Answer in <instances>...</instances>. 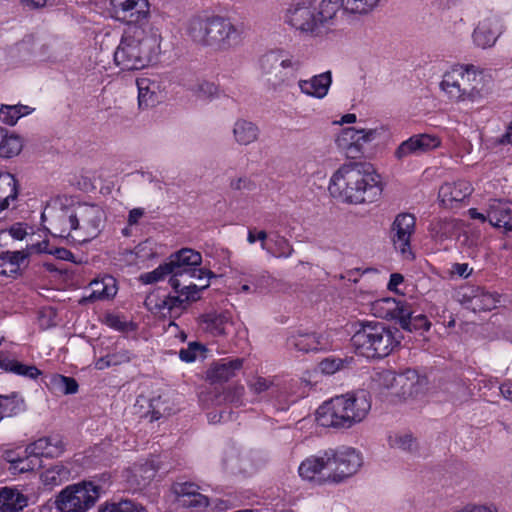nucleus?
<instances>
[{"instance_id": "obj_3", "label": "nucleus", "mask_w": 512, "mask_h": 512, "mask_svg": "<svg viewBox=\"0 0 512 512\" xmlns=\"http://www.w3.org/2000/svg\"><path fill=\"white\" fill-rule=\"evenodd\" d=\"M167 263L171 272L170 285L186 299L198 300L200 292L209 286V279L214 276L211 271L199 267L202 256L193 249H181L172 254Z\"/></svg>"}, {"instance_id": "obj_52", "label": "nucleus", "mask_w": 512, "mask_h": 512, "mask_svg": "<svg viewBox=\"0 0 512 512\" xmlns=\"http://www.w3.org/2000/svg\"><path fill=\"white\" fill-rule=\"evenodd\" d=\"M52 388L63 394H75L78 391V383L74 378L55 374L51 377Z\"/></svg>"}, {"instance_id": "obj_12", "label": "nucleus", "mask_w": 512, "mask_h": 512, "mask_svg": "<svg viewBox=\"0 0 512 512\" xmlns=\"http://www.w3.org/2000/svg\"><path fill=\"white\" fill-rule=\"evenodd\" d=\"M326 455L329 458L327 465L330 483L343 482L354 475L362 465V457L354 448L328 449Z\"/></svg>"}, {"instance_id": "obj_44", "label": "nucleus", "mask_w": 512, "mask_h": 512, "mask_svg": "<svg viewBox=\"0 0 512 512\" xmlns=\"http://www.w3.org/2000/svg\"><path fill=\"white\" fill-rule=\"evenodd\" d=\"M132 354L128 350H119L100 357L95 361L97 370H104L112 366H118L130 362Z\"/></svg>"}, {"instance_id": "obj_34", "label": "nucleus", "mask_w": 512, "mask_h": 512, "mask_svg": "<svg viewBox=\"0 0 512 512\" xmlns=\"http://www.w3.org/2000/svg\"><path fill=\"white\" fill-rule=\"evenodd\" d=\"M200 323L204 331L213 336H222L230 324V317L227 313L209 312L201 316Z\"/></svg>"}, {"instance_id": "obj_47", "label": "nucleus", "mask_w": 512, "mask_h": 512, "mask_svg": "<svg viewBox=\"0 0 512 512\" xmlns=\"http://www.w3.org/2000/svg\"><path fill=\"white\" fill-rule=\"evenodd\" d=\"M269 285V276L265 274H253L241 282L239 291L242 293L259 294L266 290Z\"/></svg>"}, {"instance_id": "obj_42", "label": "nucleus", "mask_w": 512, "mask_h": 512, "mask_svg": "<svg viewBox=\"0 0 512 512\" xmlns=\"http://www.w3.org/2000/svg\"><path fill=\"white\" fill-rule=\"evenodd\" d=\"M388 444L393 449L412 453L417 450V439L409 432H396L388 436Z\"/></svg>"}, {"instance_id": "obj_36", "label": "nucleus", "mask_w": 512, "mask_h": 512, "mask_svg": "<svg viewBox=\"0 0 512 512\" xmlns=\"http://www.w3.org/2000/svg\"><path fill=\"white\" fill-rule=\"evenodd\" d=\"M139 107L146 109L153 107L159 102L158 84L147 78L137 80Z\"/></svg>"}, {"instance_id": "obj_9", "label": "nucleus", "mask_w": 512, "mask_h": 512, "mask_svg": "<svg viewBox=\"0 0 512 512\" xmlns=\"http://www.w3.org/2000/svg\"><path fill=\"white\" fill-rule=\"evenodd\" d=\"M100 496V487L92 482H81L67 486L56 498L60 512H87Z\"/></svg>"}, {"instance_id": "obj_39", "label": "nucleus", "mask_w": 512, "mask_h": 512, "mask_svg": "<svg viewBox=\"0 0 512 512\" xmlns=\"http://www.w3.org/2000/svg\"><path fill=\"white\" fill-rule=\"evenodd\" d=\"M27 505L26 498L17 490L0 488V512H16Z\"/></svg>"}, {"instance_id": "obj_26", "label": "nucleus", "mask_w": 512, "mask_h": 512, "mask_svg": "<svg viewBox=\"0 0 512 512\" xmlns=\"http://www.w3.org/2000/svg\"><path fill=\"white\" fill-rule=\"evenodd\" d=\"M331 83V72L327 71L307 80L300 79L298 81V87L303 94L322 99L327 95Z\"/></svg>"}, {"instance_id": "obj_58", "label": "nucleus", "mask_w": 512, "mask_h": 512, "mask_svg": "<svg viewBox=\"0 0 512 512\" xmlns=\"http://www.w3.org/2000/svg\"><path fill=\"white\" fill-rule=\"evenodd\" d=\"M204 351V347L197 342H192L186 349H181L179 357L182 361L193 362L199 354Z\"/></svg>"}, {"instance_id": "obj_46", "label": "nucleus", "mask_w": 512, "mask_h": 512, "mask_svg": "<svg viewBox=\"0 0 512 512\" xmlns=\"http://www.w3.org/2000/svg\"><path fill=\"white\" fill-rule=\"evenodd\" d=\"M459 222L455 219H438L431 223L430 231L435 237L445 239L452 237L458 230Z\"/></svg>"}, {"instance_id": "obj_17", "label": "nucleus", "mask_w": 512, "mask_h": 512, "mask_svg": "<svg viewBox=\"0 0 512 512\" xmlns=\"http://www.w3.org/2000/svg\"><path fill=\"white\" fill-rule=\"evenodd\" d=\"M178 296H165L158 298L156 295H149L145 300L147 308L155 313L164 317L167 315L171 318L178 317L183 310H185L192 299H186L185 295L178 293Z\"/></svg>"}, {"instance_id": "obj_32", "label": "nucleus", "mask_w": 512, "mask_h": 512, "mask_svg": "<svg viewBox=\"0 0 512 512\" xmlns=\"http://www.w3.org/2000/svg\"><path fill=\"white\" fill-rule=\"evenodd\" d=\"M377 131L374 129H356L354 127L345 128L337 136L335 142L337 147L343 151L348 146L359 142H370L375 139Z\"/></svg>"}, {"instance_id": "obj_4", "label": "nucleus", "mask_w": 512, "mask_h": 512, "mask_svg": "<svg viewBox=\"0 0 512 512\" xmlns=\"http://www.w3.org/2000/svg\"><path fill=\"white\" fill-rule=\"evenodd\" d=\"M371 409L366 391L336 396L317 409L316 420L320 426L350 428L362 422Z\"/></svg>"}, {"instance_id": "obj_25", "label": "nucleus", "mask_w": 512, "mask_h": 512, "mask_svg": "<svg viewBox=\"0 0 512 512\" xmlns=\"http://www.w3.org/2000/svg\"><path fill=\"white\" fill-rule=\"evenodd\" d=\"M501 34V26L495 18L481 21L473 33L474 43L481 48H488L495 44Z\"/></svg>"}, {"instance_id": "obj_8", "label": "nucleus", "mask_w": 512, "mask_h": 512, "mask_svg": "<svg viewBox=\"0 0 512 512\" xmlns=\"http://www.w3.org/2000/svg\"><path fill=\"white\" fill-rule=\"evenodd\" d=\"M260 67L268 86L273 90H279L289 84L294 72L300 69L301 63L279 50L263 55Z\"/></svg>"}, {"instance_id": "obj_15", "label": "nucleus", "mask_w": 512, "mask_h": 512, "mask_svg": "<svg viewBox=\"0 0 512 512\" xmlns=\"http://www.w3.org/2000/svg\"><path fill=\"white\" fill-rule=\"evenodd\" d=\"M114 17L127 24H139L150 16L148 0H111Z\"/></svg>"}, {"instance_id": "obj_14", "label": "nucleus", "mask_w": 512, "mask_h": 512, "mask_svg": "<svg viewBox=\"0 0 512 512\" xmlns=\"http://www.w3.org/2000/svg\"><path fill=\"white\" fill-rule=\"evenodd\" d=\"M415 228L416 218L413 214L407 212L398 214L390 227V239L393 246L404 257L412 255L411 237Z\"/></svg>"}, {"instance_id": "obj_56", "label": "nucleus", "mask_w": 512, "mask_h": 512, "mask_svg": "<svg viewBox=\"0 0 512 512\" xmlns=\"http://www.w3.org/2000/svg\"><path fill=\"white\" fill-rule=\"evenodd\" d=\"M171 275L170 267L168 263H164L158 266L151 272L143 273L140 275L139 279L144 284H153L163 280L166 276Z\"/></svg>"}, {"instance_id": "obj_18", "label": "nucleus", "mask_w": 512, "mask_h": 512, "mask_svg": "<svg viewBox=\"0 0 512 512\" xmlns=\"http://www.w3.org/2000/svg\"><path fill=\"white\" fill-rule=\"evenodd\" d=\"M488 222L496 228H503V233L512 244V203L492 199L487 206Z\"/></svg>"}, {"instance_id": "obj_31", "label": "nucleus", "mask_w": 512, "mask_h": 512, "mask_svg": "<svg viewBox=\"0 0 512 512\" xmlns=\"http://www.w3.org/2000/svg\"><path fill=\"white\" fill-rule=\"evenodd\" d=\"M289 345L302 352H314L326 349L328 341L315 333H299L289 339Z\"/></svg>"}, {"instance_id": "obj_53", "label": "nucleus", "mask_w": 512, "mask_h": 512, "mask_svg": "<svg viewBox=\"0 0 512 512\" xmlns=\"http://www.w3.org/2000/svg\"><path fill=\"white\" fill-rule=\"evenodd\" d=\"M149 411L151 414V421L159 420L161 417L168 416L172 413V409L168 406V403L161 396L153 398L149 403Z\"/></svg>"}, {"instance_id": "obj_63", "label": "nucleus", "mask_w": 512, "mask_h": 512, "mask_svg": "<svg viewBox=\"0 0 512 512\" xmlns=\"http://www.w3.org/2000/svg\"><path fill=\"white\" fill-rule=\"evenodd\" d=\"M20 2L25 8L29 10H36L53 6L55 0H20Z\"/></svg>"}, {"instance_id": "obj_16", "label": "nucleus", "mask_w": 512, "mask_h": 512, "mask_svg": "<svg viewBox=\"0 0 512 512\" xmlns=\"http://www.w3.org/2000/svg\"><path fill=\"white\" fill-rule=\"evenodd\" d=\"M441 140L432 134H417L403 141L395 150L394 157L404 161L410 156H419L438 148Z\"/></svg>"}, {"instance_id": "obj_22", "label": "nucleus", "mask_w": 512, "mask_h": 512, "mask_svg": "<svg viewBox=\"0 0 512 512\" xmlns=\"http://www.w3.org/2000/svg\"><path fill=\"white\" fill-rule=\"evenodd\" d=\"M65 449V444L60 436L42 437L26 447L25 453L32 454L38 458L59 457Z\"/></svg>"}, {"instance_id": "obj_30", "label": "nucleus", "mask_w": 512, "mask_h": 512, "mask_svg": "<svg viewBox=\"0 0 512 512\" xmlns=\"http://www.w3.org/2000/svg\"><path fill=\"white\" fill-rule=\"evenodd\" d=\"M463 297L467 299V308L474 312L489 311L496 308L499 302L498 298L480 288L471 289V293H464Z\"/></svg>"}, {"instance_id": "obj_19", "label": "nucleus", "mask_w": 512, "mask_h": 512, "mask_svg": "<svg viewBox=\"0 0 512 512\" xmlns=\"http://www.w3.org/2000/svg\"><path fill=\"white\" fill-rule=\"evenodd\" d=\"M396 396L403 399H413L422 395L428 385L426 376L420 375L415 369L408 368L398 374Z\"/></svg>"}, {"instance_id": "obj_54", "label": "nucleus", "mask_w": 512, "mask_h": 512, "mask_svg": "<svg viewBox=\"0 0 512 512\" xmlns=\"http://www.w3.org/2000/svg\"><path fill=\"white\" fill-rule=\"evenodd\" d=\"M42 466V461L40 458L26 453V456L23 458H17V461L14 462V470L15 472L25 473L29 471H34Z\"/></svg>"}, {"instance_id": "obj_62", "label": "nucleus", "mask_w": 512, "mask_h": 512, "mask_svg": "<svg viewBox=\"0 0 512 512\" xmlns=\"http://www.w3.org/2000/svg\"><path fill=\"white\" fill-rule=\"evenodd\" d=\"M46 246H47V243L43 242L40 245V251H43V252H46V253H49V254H53L58 259L70 260V261L73 260L74 255L69 250H67L65 248H56L55 250H46Z\"/></svg>"}, {"instance_id": "obj_1", "label": "nucleus", "mask_w": 512, "mask_h": 512, "mask_svg": "<svg viewBox=\"0 0 512 512\" xmlns=\"http://www.w3.org/2000/svg\"><path fill=\"white\" fill-rule=\"evenodd\" d=\"M328 189L334 198L351 204L371 202L380 192L372 167L359 162L340 166L332 175Z\"/></svg>"}, {"instance_id": "obj_20", "label": "nucleus", "mask_w": 512, "mask_h": 512, "mask_svg": "<svg viewBox=\"0 0 512 512\" xmlns=\"http://www.w3.org/2000/svg\"><path fill=\"white\" fill-rule=\"evenodd\" d=\"M347 11L342 8V0H321L316 10V19L320 34H326L338 24Z\"/></svg>"}, {"instance_id": "obj_51", "label": "nucleus", "mask_w": 512, "mask_h": 512, "mask_svg": "<svg viewBox=\"0 0 512 512\" xmlns=\"http://www.w3.org/2000/svg\"><path fill=\"white\" fill-rule=\"evenodd\" d=\"M247 386L252 394L261 396L275 387V378L254 376L248 380Z\"/></svg>"}, {"instance_id": "obj_43", "label": "nucleus", "mask_w": 512, "mask_h": 512, "mask_svg": "<svg viewBox=\"0 0 512 512\" xmlns=\"http://www.w3.org/2000/svg\"><path fill=\"white\" fill-rule=\"evenodd\" d=\"M31 108L25 105H2L0 108V120L6 124L13 126L17 121L31 112Z\"/></svg>"}, {"instance_id": "obj_27", "label": "nucleus", "mask_w": 512, "mask_h": 512, "mask_svg": "<svg viewBox=\"0 0 512 512\" xmlns=\"http://www.w3.org/2000/svg\"><path fill=\"white\" fill-rule=\"evenodd\" d=\"M172 489L183 505L193 507H207L209 505V499L198 492L199 487L194 483H175Z\"/></svg>"}, {"instance_id": "obj_35", "label": "nucleus", "mask_w": 512, "mask_h": 512, "mask_svg": "<svg viewBox=\"0 0 512 512\" xmlns=\"http://www.w3.org/2000/svg\"><path fill=\"white\" fill-rule=\"evenodd\" d=\"M25 251H6L0 254V275L14 276L28 257Z\"/></svg>"}, {"instance_id": "obj_57", "label": "nucleus", "mask_w": 512, "mask_h": 512, "mask_svg": "<svg viewBox=\"0 0 512 512\" xmlns=\"http://www.w3.org/2000/svg\"><path fill=\"white\" fill-rule=\"evenodd\" d=\"M194 94L201 99H209L217 95L218 87L211 82L202 81L192 87Z\"/></svg>"}, {"instance_id": "obj_10", "label": "nucleus", "mask_w": 512, "mask_h": 512, "mask_svg": "<svg viewBox=\"0 0 512 512\" xmlns=\"http://www.w3.org/2000/svg\"><path fill=\"white\" fill-rule=\"evenodd\" d=\"M102 223L103 211L100 207L90 204L75 206L72 241L79 244L91 241L100 233Z\"/></svg>"}, {"instance_id": "obj_41", "label": "nucleus", "mask_w": 512, "mask_h": 512, "mask_svg": "<svg viewBox=\"0 0 512 512\" xmlns=\"http://www.w3.org/2000/svg\"><path fill=\"white\" fill-rule=\"evenodd\" d=\"M408 315H403L400 318L399 325L402 329L412 331H427L430 328V322L423 314L414 315L411 306L407 303Z\"/></svg>"}, {"instance_id": "obj_48", "label": "nucleus", "mask_w": 512, "mask_h": 512, "mask_svg": "<svg viewBox=\"0 0 512 512\" xmlns=\"http://www.w3.org/2000/svg\"><path fill=\"white\" fill-rule=\"evenodd\" d=\"M43 483L46 486H57L62 482L68 480L69 470L62 464L54 465L47 469L41 476Z\"/></svg>"}, {"instance_id": "obj_13", "label": "nucleus", "mask_w": 512, "mask_h": 512, "mask_svg": "<svg viewBox=\"0 0 512 512\" xmlns=\"http://www.w3.org/2000/svg\"><path fill=\"white\" fill-rule=\"evenodd\" d=\"M284 21L295 30L313 36H320L316 19V9L308 2L289 4L284 14Z\"/></svg>"}, {"instance_id": "obj_45", "label": "nucleus", "mask_w": 512, "mask_h": 512, "mask_svg": "<svg viewBox=\"0 0 512 512\" xmlns=\"http://www.w3.org/2000/svg\"><path fill=\"white\" fill-rule=\"evenodd\" d=\"M397 379L398 375L388 369L377 371L372 377V381L377 388L391 391L394 395L397 394Z\"/></svg>"}, {"instance_id": "obj_2", "label": "nucleus", "mask_w": 512, "mask_h": 512, "mask_svg": "<svg viewBox=\"0 0 512 512\" xmlns=\"http://www.w3.org/2000/svg\"><path fill=\"white\" fill-rule=\"evenodd\" d=\"M186 31L195 43L216 50H228L238 45L243 33L241 25L231 18L215 14L192 16Z\"/></svg>"}, {"instance_id": "obj_37", "label": "nucleus", "mask_w": 512, "mask_h": 512, "mask_svg": "<svg viewBox=\"0 0 512 512\" xmlns=\"http://www.w3.org/2000/svg\"><path fill=\"white\" fill-rule=\"evenodd\" d=\"M233 136L239 145H249L257 141L259 128L245 119H238L233 126Z\"/></svg>"}, {"instance_id": "obj_40", "label": "nucleus", "mask_w": 512, "mask_h": 512, "mask_svg": "<svg viewBox=\"0 0 512 512\" xmlns=\"http://www.w3.org/2000/svg\"><path fill=\"white\" fill-rule=\"evenodd\" d=\"M0 369L30 379H36L41 371L34 365H26L17 360L0 355Z\"/></svg>"}, {"instance_id": "obj_23", "label": "nucleus", "mask_w": 512, "mask_h": 512, "mask_svg": "<svg viewBox=\"0 0 512 512\" xmlns=\"http://www.w3.org/2000/svg\"><path fill=\"white\" fill-rule=\"evenodd\" d=\"M371 312L378 318L391 319L399 323L403 315H408L407 303L393 298H382L371 304Z\"/></svg>"}, {"instance_id": "obj_60", "label": "nucleus", "mask_w": 512, "mask_h": 512, "mask_svg": "<svg viewBox=\"0 0 512 512\" xmlns=\"http://www.w3.org/2000/svg\"><path fill=\"white\" fill-rule=\"evenodd\" d=\"M345 362L342 359L326 358L320 362L319 367L323 373L334 374L344 367Z\"/></svg>"}, {"instance_id": "obj_5", "label": "nucleus", "mask_w": 512, "mask_h": 512, "mask_svg": "<svg viewBox=\"0 0 512 512\" xmlns=\"http://www.w3.org/2000/svg\"><path fill=\"white\" fill-rule=\"evenodd\" d=\"M159 43L155 36L144 35L136 28L125 34L114 52V61L122 70H140L148 66L158 54Z\"/></svg>"}, {"instance_id": "obj_24", "label": "nucleus", "mask_w": 512, "mask_h": 512, "mask_svg": "<svg viewBox=\"0 0 512 512\" xmlns=\"http://www.w3.org/2000/svg\"><path fill=\"white\" fill-rule=\"evenodd\" d=\"M472 186L469 182L459 180L456 182L444 183L439 189V198L446 207H453L472 193Z\"/></svg>"}, {"instance_id": "obj_55", "label": "nucleus", "mask_w": 512, "mask_h": 512, "mask_svg": "<svg viewBox=\"0 0 512 512\" xmlns=\"http://www.w3.org/2000/svg\"><path fill=\"white\" fill-rule=\"evenodd\" d=\"M144 508L131 500H122L117 503H109L102 507L99 512H143Z\"/></svg>"}, {"instance_id": "obj_11", "label": "nucleus", "mask_w": 512, "mask_h": 512, "mask_svg": "<svg viewBox=\"0 0 512 512\" xmlns=\"http://www.w3.org/2000/svg\"><path fill=\"white\" fill-rule=\"evenodd\" d=\"M75 206H65L61 199L51 200L41 214L46 229L53 235L72 240L74 231Z\"/></svg>"}, {"instance_id": "obj_33", "label": "nucleus", "mask_w": 512, "mask_h": 512, "mask_svg": "<svg viewBox=\"0 0 512 512\" xmlns=\"http://www.w3.org/2000/svg\"><path fill=\"white\" fill-rule=\"evenodd\" d=\"M19 193L18 182L14 175L8 172L0 173V212L9 208L16 201Z\"/></svg>"}, {"instance_id": "obj_6", "label": "nucleus", "mask_w": 512, "mask_h": 512, "mask_svg": "<svg viewBox=\"0 0 512 512\" xmlns=\"http://www.w3.org/2000/svg\"><path fill=\"white\" fill-rule=\"evenodd\" d=\"M396 332L380 322H365L360 324L351 342L359 355L366 358H383L399 345Z\"/></svg>"}, {"instance_id": "obj_49", "label": "nucleus", "mask_w": 512, "mask_h": 512, "mask_svg": "<svg viewBox=\"0 0 512 512\" xmlns=\"http://www.w3.org/2000/svg\"><path fill=\"white\" fill-rule=\"evenodd\" d=\"M380 0H342V8L347 13L367 14L371 12Z\"/></svg>"}, {"instance_id": "obj_29", "label": "nucleus", "mask_w": 512, "mask_h": 512, "mask_svg": "<svg viewBox=\"0 0 512 512\" xmlns=\"http://www.w3.org/2000/svg\"><path fill=\"white\" fill-rule=\"evenodd\" d=\"M90 290L91 293L88 296L82 297L80 303L106 300L114 297L117 293L116 280L112 276L95 279L90 283Z\"/></svg>"}, {"instance_id": "obj_59", "label": "nucleus", "mask_w": 512, "mask_h": 512, "mask_svg": "<svg viewBox=\"0 0 512 512\" xmlns=\"http://www.w3.org/2000/svg\"><path fill=\"white\" fill-rule=\"evenodd\" d=\"M229 186L235 191H253L256 184L247 176H241L230 180Z\"/></svg>"}, {"instance_id": "obj_21", "label": "nucleus", "mask_w": 512, "mask_h": 512, "mask_svg": "<svg viewBox=\"0 0 512 512\" xmlns=\"http://www.w3.org/2000/svg\"><path fill=\"white\" fill-rule=\"evenodd\" d=\"M329 458L326 451L321 456H311L305 459L299 466V475L308 481H314L318 484L330 483L328 481Z\"/></svg>"}, {"instance_id": "obj_61", "label": "nucleus", "mask_w": 512, "mask_h": 512, "mask_svg": "<svg viewBox=\"0 0 512 512\" xmlns=\"http://www.w3.org/2000/svg\"><path fill=\"white\" fill-rule=\"evenodd\" d=\"M454 512H499L493 504H469Z\"/></svg>"}, {"instance_id": "obj_64", "label": "nucleus", "mask_w": 512, "mask_h": 512, "mask_svg": "<svg viewBox=\"0 0 512 512\" xmlns=\"http://www.w3.org/2000/svg\"><path fill=\"white\" fill-rule=\"evenodd\" d=\"M276 245L279 250V253H278L279 257H289L293 252L292 246L290 245L288 240L284 237L279 236L276 240Z\"/></svg>"}, {"instance_id": "obj_50", "label": "nucleus", "mask_w": 512, "mask_h": 512, "mask_svg": "<svg viewBox=\"0 0 512 512\" xmlns=\"http://www.w3.org/2000/svg\"><path fill=\"white\" fill-rule=\"evenodd\" d=\"M23 405V400L17 395L1 396L0 395V421L4 417H11L17 414Z\"/></svg>"}, {"instance_id": "obj_38", "label": "nucleus", "mask_w": 512, "mask_h": 512, "mask_svg": "<svg viewBox=\"0 0 512 512\" xmlns=\"http://www.w3.org/2000/svg\"><path fill=\"white\" fill-rule=\"evenodd\" d=\"M23 148L22 139L0 126V157L12 158L17 156Z\"/></svg>"}, {"instance_id": "obj_28", "label": "nucleus", "mask_w": 512, "mask_h": 512, "mask_svg": "<svg viewBox=\"0 0 512 512\" xmlns=\"http://www.w3.org/2000/svg\"><path fill=\"white\" fill-rule=\"evenodd\" d=\"M243 366V359H223L214 363L207 372V377L212 382H225L236 375Z\"/></svg>"}, {"instance_id": "obj_7", "label": "nucleus", "mask_w": 512, "mask_h": 512, "mask_svg": "<svg viewBox=\"0 0 512 512\" xmlns=\"http://www.w3.org/2000/svg\"><path fill=\"white\" fill-rule=\"evenodd\" d=\"M440 89L456 104H474L484 97L481 76L465 66H455L446 71Z\"/></svg>"}]
</instances>
